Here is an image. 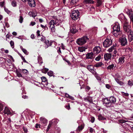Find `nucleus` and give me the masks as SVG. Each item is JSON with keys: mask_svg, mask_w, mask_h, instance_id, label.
Instances as JSON below:
<instances>
[{"mask_svg": "<svg viewBox=\"0 0 133 133\" xmlns=\"http://www.w3.org/2000/svg\"><path fill=\"white\" fill-rule=\"evenodd\" d=\"M60 21L56 16H53L52 19L51 20L48 24V26L51 31L52 32H55L56 26L59 25Z\"/></svg>", "mask_w": 133, "mask_h": 133, "instance_id": "f257e3e1", "label": "nucleus"}, {"mask_svg": "<svg viewBox=\"0 0 133 133\" xmlns=\"http://www.w3.org/2000/svg\"><path fill=\"white\" fill-rule=\"evenodd\" d=\"M113 31L112 33L113 35L116 37H119L122 34V32L120 30L119 24L116 22L113 27Z\"/></svg>", "mask_w": 133, "mask_h": 133, "instance_id": "f03ea898", "label": "nucleus"}, {"mask_svg": "<svg viewBox=\"0 0 133 133\" xmlns=\"http://www.w3.org/2000/svg\"><path fill=\"white\" fill-rule=\"evenodd\" d=\"M88 39V37L85 36L78 39L76 40V42L78 45H82L86 43Z\"/></svg>", "mask_w": 133, "mask_h": 133, "instance_id": "7ed1b4c3", "label": "nucleus"}, {"mask_svg": "<svg viewBox=\"0 0 133 133\" xmlns=\"http://www.w3.org/2000/svg\"><path fill=\"white\" fill-rule=\"evenodd\" d=\"M79 15V12L77 10L73 11L72 12L71 17L72 19L74 20L78 19Z\"/></svg>", "mask_w": 133, "mask_h": 133, "instance_id": "20e7f679", "label": "nucleus"}, {"mask_svg": "<svg viewBox=\"0 0 133 133\" xmlns=\"http://www.w3.org/2000/svg\"><path fill=\"white\" fill-rule=\"evenodd\" d=\"M127 13L130 19V23L133 25V11L131 10L127 9L125 10Z\"/></svg>", "mask_w": 133, "mask_h": 133, "instance_id": "39448f33", "label": "nucleus"}, {"mask_svg": "<svg viewBox=\"0 0 133 133\" xmlns=\"http://www.w3.org/2000/svg\"><path fill=\"white\" fill-rule=\"evenodd\" d=\"M112 43L110 39L107 38L104 42L103 45L105 47H108L110 46Z\"/></svg>", "mask_w": 133, "mask_h": 133, "instance_id": "423d86ee", "label": "nucleus"}, {"mask_svg": "<svg viewBox=\"0 0 133 133\" xmlns=\"http://www.w3.org/2000/svg\"><path fill=\"white\" fill-rule=\"evenodd\" d=\"M102 102L104 106L107 107H110L111 106V103L110 102L109 99L108 98H104L103 99Z\"/></svg>", "mask_w": 133, "mask_h": 133, "instance_id": "0eeeda50", "label": "nucleus"}, {"mask_svg": "<svg viewBox=\"0 0 133 133\" xmlns=\"http://www.w3.org/2000/svg\"><path fill=\"white\" fill-rule=\"evenodd\" d=\"M119 41L122 46H124L127 44V41L124 35H123L119 39Z\"/></svg>", "mask_w": 133, "mask_h": 133, "instance_id": "6e6552de", "label": "nucleus"}, {"mask_svg": "<svg viewBox=\"0 0 133 133\" xmlns=\"http://www.w3.org/2000/svg\"><path fill=\"white\" fill-rule=\"evenodd\" d=\"M123 27L124 30L125 32L128 33L131 30L130 29V26L129 23H125L124 24Z\"/></svg>", "mask_w": 133, "mask_h": 133, "instance_id": "1a4fd4ad", "label": "nucleus"}, {"mask_svg": "<svg viewBox=\"0 0 133 133\" xmlns=\"http://www.w3.org/2000/svg\"><path fill=\"white\" fill-rule=\"evenodd\" d=\"M11 109L10 108L7 107H5L3 112L5 114L11 115L12 114L11 112Z\"/></svg>", "mask_w": 133, "mask_h": 133, "instance_id": "9d476101", "label": "nucleus"}, {"mask_svg": "<svg viewBox=\"0 0 133 133\" xmlns=\"http://www.w3.org/2000/svg\"><path fill=\"white\" fill-rule=\"evenodd\" d=\"M118 49V46L115 43V44H114L110 48H109L108 50L107 51L109 52L110 53L112 52L114 49Z\"/></svg>", "mask_w": 133, "mask_h": 133, "instance_id": "9b49d317", "label": "nucleus"}, {"mask_svg": "<svg viewBox=\"0 0 133 133\" xmlns=\"http://www.w3.org/2000/svg\"><path fill=\"white\" fill-rule=\"evenodd\" d=\"M128 33V40L129 42H130L133 40V31H132L131 30Z\"/></svg>", "mask_w": 133, "mask_h": 133, "instance_id": "f8f14e48", "label": "nucleus"}, {"mask_svg": "<svg viewBox=\"0 0 133 133\" xmlns=\"http://www.w3.org/2000/svg\"><path fill=\"white\" fill-rule=\"evenodd\" d=\"M93 50L94 54H98L101 51V48L99 46H96L94 48Z\"/></svg>", "mask_w": 133, "mask_h": 133, "instance_id": "ddd939ff", "label": "nucleus"}, {"mask_svg": "<svg viewBox=\"0 0 133 133\" xmlns=\"http://www.w3.org/2000/svg\"><path fill=\"white\" fill-rule=\"evenodd\" d=\"M41 123L43 126H44L46 125L47 123V120L46 119L43 117H41L40 118Z\"/></svg>", "mask_w": 133, "mask_h": 133, "instance_id": "4468645a", "label": "nucleus"}, {"mask_svg": "<svg viewBox=\"0 0 133 133\" xmlns=\"http://www.w3.org/2000/svg\"><path fill=\"white\" fill-rule=\"evenodd\" d=\"M112 56V55L111 53H107L104 55V58L106 61L110 60Z\"/></svg>", "mask_w": 133, "mask_h": 133, "instance_id": "2eb2a0df", "label": "nucleus"}, {"mask_svg": "<svg viewBox=\"0 0 133 133\" xmlns=\"http://www.w3.org/2000/svg\"><path fill=\"white\" fill-rule=\"evenodd\" d=\"M42 80V84L44 86H47L48 84V83L47 81L46 78L44 77H41Z\"/></svg>", "mask_w": 133, "mask_h": 133, "instance_id": "dca6fc26", "label": "nucleus"}, {"mask_svg": "<svg viewBox=\"0 0 133 133\" xmlns=\"http://www.w3.org/2000/svg\"><path fill=\"white\" fill-rule=\"evenodd\" d=\"M29 5L31 7H34L35 6V2L34 0H28Z\"/></svg>", "mask_w": 133, "mask_h": 133, "instance_id": "f3484780", "label": "nucleus"}, {"mask_svg": "<svg viewBox=\"0 0 133 133\" xmlns=\"http://www.w3.org/2000/svg\"><path fill=\"white\" fill-rule=\"evenodd\" d=\"M45 43L46 45L44 46L45 49H46L49 46H51L52 44L51 42L48 40H45Z\"/></svg>", "mask_w": 133, "mask_h": 133, "instance_id": "a211bd4d", "label": "nucleus"}, {"mask_svg": "<svg viewBox=\"0 0 133 133\" xmlns=\"http://www.w3.org/2000/svg\"><path fill=\"white\" fill-rule=\"evenodd\" d=\"M125 57L124 56H122L119 58L118 59V63L120 64H122L124 62Z\"/></svg>", "mask_w": 133, "mask_h": 133, "instance_id": "6ab92c4d", "label": "nucleus"}, {"mask_svg": "<svg viewBox=\"0 0 133 133\" xmlns=\"http://www.w3.org/2000/svg\"><path fill=\"white\" fill-rule=\"evenodd\" d=\"M88 69L91 72L93 73L94 72V68L91 65H89L87 66Z\"/></svg>", "mask_w": 133, "mask_h": 133, "instance_id": "aec40b11", "label": "nucleus"}, {"mask_svg": "<svg viewBox=\"0 0 133 133\" xmlns=\"http://www.w3.org/2000/svg\"><path fill=\"white\" fill-rule=\"evenodd\" d=\"M70 31L71 33L73 34H75L78 31L76 29L75 27H71L70 28Z\"/></svg>", "mask_w": 133, "mask_h": 133, "instance_id": "412c9836", "label": "nucleus"}, {"mask_svg": "<svg viewBox=\"0 0 133 133\" xmlns=\"http://www.w3.org/2000/svg\"><path fill=\"white\" fill-rule=\"evenodd\" d=\"M109 100L110 102L112 103L115 104L116 101V99L113 96H111L110 97Z\"/></svg>", "mask_w": 133, "mask_h": 133, "instance_id": "4be33fe9", "label": "nucleus"}, {"mask_svg": "<svg viewBox=\"0 0 133 133\" xmlns=\"http://www.w3.org/2000/svg\"><path fill=\"white\" fill-rule=\"evenodd\" d=\"M86 57L88 59H92L94 57L93 53L92 52L88 53L86 55Z\"/></svg>", "mask_w": 133, "mask_h": 133, "instance_id": "5701e85b", "label": "nucleus"}, {"mask_svg": "<svg viewBox=\"0 0 133 133\" xmlns=\"http://www.w3.org/2000/svg\"><path fill=\"white\" fill-rule=\"evenodd\" d=\"M87 49V48L85 47H79L78 48V50L80 52H82L85 51V49Z\"/></svg>", "mask_w": 133, "mask_h": 133, "instance_id": "b1692460", "label": "nucleus"}, {"mask_svg": "<svg viewBox=\"0 0 133 133\" xmlns=\"http://www.w3.org/2000/svg\"><path fill=\"white\" fill-rule=\"evenodd\" d=\"M29 15L30 16L34 17L37 16V13L34 12H30L29 13Z\"/></svg>", "mask_w": 133, "mask_h": 133, "instance_id": "393cba45", "label": "nucleus"}, {"mask_svg": "<svg viewBox=\"0 0 133 133\" xmlns=\"http://www.w3.org/2000/svg\"><path fill=\"white\" fill-rule=\"evenodd\" d=\"M84 3L86 4H93L94 1L92 0H84Z\"/></svg>", "mask_w": 133, "mask_h": 133, "instance_id": "a878e982", "label": "nucleus"}, {"mask_svg": "<svg viewBox=\"0 0 133 133\" xmlns=\"http://www.w3.org/2000/svg\"><path fill=\"white\" fill-rule=\"evenodd\" d=\"M38 63L40 64H41L43 63L42 58L40 56L38 57Z\"/></svg>", "mask_w": 133, "mask_h": 133, "instance_id": "bb28decb", "label": "nucleus"}, {"mask_svg": "<svg viewBox=\"0 0 133 133\" xmlns=\"http://www.w3.org/2000/svg\"><path fill=\"white\" fill-rule=\"evenodd\" d=\"M102 65H103V63L101 62H99L96 63L94 65V66L96 67H98L101 66Z\"/></svg>", "mask_w": 133, "mask_h": 133, "instance_id": "cd10ccee", "label": "nucleus"}, {"mask_svg": "<svg viewBox=\"0 0 133 133\" xmlns=\"http://www.w3.org/2000/svg\"><path fill=\"white\" fill-rule=\"evenodd\" d=\"M83 128L84 127L82 125L79 126L76 129L77 131L78 132L81 131L83 129Z\"/></svg>", "mask_w": 133, "mask_h": 133, "instance_id": "c85d7f7f", "label": "nucleus"}, {"mask_svg": "<svg viewBox=\"0 0 133 133\" xmlns=\"http://www.w3.org/2000/svg\"><path fill=\"white\" fill-rule=\"evenodd\" d=\"M78 1V0H71L70 3L72 5H76Z\"/></svg>", "mask_w": 133, "mask_h": 133, "instance_id": "c756f323", "label": "nucleus"}, {"mask_svg": "<svg viewBox=\"0 0 133 133\" xmlns=\"http://www.w3.org/2000/svg\"><path fill=\"white\" fill-rule=\"evenodd\" d=\"M103 1V0H97V5L98 6H100L102 4Z\"/></svg>", "mask_w": 133, "mask_h": 133, "instance_id": "7c9ffc66", "label": "nucleus"}, {"mask_svg": "<svg viewBox=\"0 0 133 133\" xmlns=\"http://www.w3.org/2000/svg\"><path fill=\"white\" fill-rule=\"evenodd\" d=\"M118 18L119 19L122 20L124 19L125 17L124 15L123 14H121L118 16Z\"/></svg>", "mask_w": 133, "mask_h": 133, "instance_id": "2f4dec72", "label": "nucleus"}, {"mask_svg": "<svg viewBox=\"0 0 133 133\" xmlns=\"http://www.w3.org/2000/svg\"><path fill=\"white\" fill-rule=\"evenodd\" d=\"M114 66V65L113 64H112L110 65L109 66H108L107 67V69H108L111 70L113 69Z\"/></svg>", "mask_w": 133, "mask_h": 133, "instance_id": "473e14b6", "label": "nucleus"}, {"mask_svg": "<svg viewBox=\"0 0 133 133\" xmlns=\"http://www.w3.org/2000/svg\"><path fill=\"white\" fill-rule=\"evenodd\" d=\"M98 119L99 120H104L105 119V118L101 115H99L98 116Z\"/></svg>", "mask_w": 133, "mask_h": 133, "instance_id": "72a5a7b5", "label": "nucleus"}, {"mask_svg": "<svg viewBox=\"0 0 133 133\" xmlns=\"http://www.w3.org/2000/svg\"><path fill=\"white\" fill-rule=\"evenodd\" d=\"M128 85L130 86L132 85L133 84V81L132 80H129L128 82Z\"/></svg>", "mask_w": 133, "mask_h": 133, "instance_id": "f704fd0d", "label": "nucleus"}, {"mask_svg": "<svg viewBox=\"0 0 133 133\" xmlns=\"http://www.w3.org/2000/svg\"><path fill=\"white\" fill-rule=\"evenodd\" d=\"M10 43L11 47L13 49L14 47V42L12 41H11Z\"/></svg>", "mask_w": 133, "mask_h": 133, "instance_id": "c9c22d12", "label": "nucleus"}, {"mask_svg": "<svg viewBox=\"0 0 133 133\" xmlns=\"http://www.w3.org/2000/svg\"><path fill=\"white\" fill-rule=\"evenodd\" d=\"M101 55H99L96 58L95 60L97 61H98L101 59Z\"/></svg>", "mask_w": 133, "mask_h": 133, "instance_id": "e433bc0d", "label": "nucleus"}, {"mask_svg": "<svg viewBox=\"0 0 133 133\" xmlns=\"http://www.w3.org/2000/svg\"><path fill=\"white\" fill-rule=\"evenodd\" d=\"M22 51L26 55H28L29 54V52H28L27 50L25 49H22Z\"/></svg>", "mask_w": 133, "mask_h": 133, "instance_id": "4c0bfd02", "label": "nucleus"}, {"mask_svg": "<svg viewBox=\"0 0 133 133\" xmlns=\"http://www.w3.org/2000/svg\"><path fill=\"white\" fill-rule=\"evenodd\" d=\"M53 72L52 71H50L48 72V75L50 76H52L53 75Z\"/></svg>", "mask_w": 133, "mask_h": 133, "instance_id": "58836bf2", "label": "nucleus"}, {"mask_svg": "<svg viewBox=\"0 0 133 133\" xmlns=\"http://www.w3.org/2000/svg\"><path fill=\"white\" fill-rule=\"evenodd\" d=\"M121 94L123 96H129V94L127 93H124V92H121Z\"/></svg>", "mask_w": 133, "mask_h": 133, "instance_id": "ea45409f", "label": "nucleus"}, {"mask_svg": "<svg viewBox=\"0 0 133 133\" xmlns=\"http://www.w3.org/2000/svg\"><path fill=\"white\" fill-rule=\"evenodd\" d=\"M19 22L20 23H22L23 20V18L22 16L20 15L19 16Z\"/></svg>", "mask_w": 133, "mask_h": 133, "instance_id": "a19ab883", "label": "nucleus"}, {"mask_svg": "<svg viewBox=\"0 0 133 133\" xmlns=\"http://www.w3.org/2000/svg\"><path fill=\"white\" fill-rule=\"evenodd\" d=\"M88 101L90 103H91L92 102V99L91 97H88Z\"/></svg>", "mask_w": 133, "mask_h": 133, "instance_id": "79ce46f5", "label": "nucleus"}, {"mask_svg": "<svg viewBox=\"0 0 133 133\" xmlns=\"http://www.w3.org/2000/svg\"><path fill=\"white\" fill-rule=\"evenodd\" d=\"M22 71L23 73L27 74L28 73V71L25 69H23L22 70Z\"/></svg>", "mask_w": 133, "mask_h": 133, "instance_id": "37998d69", "label": "nucleus"}, {"mask_svg": "<svg viewBox=\"0 0 133 133\" xmlns=\"http://www.w3.org/2000/svg\"><path fill=\"white\" fill-rule=\"evenodd\" d=\"M4 10L5 12H6L7 14H9L10 13V11L8 9L4 7Z\"/></svg>", "mask_w": 133, "mask_h": 133, "instance_id": "c03bdc74", "label": "nucleus"}, {"mask_svg": "<svg viewBox=\"0 0 133 133\" xmlns=\"http://www.w3.org/2000/svg\"><path fill=\"white\" fill-rule=\"evenodd\" d=\"M119 122L120 123H125L126 122H131L130 121H125L123 119H122V120H120L119 121Z\"/></svg>", "mask_w": 133, "mask_h": 133, "instance_id": "a18cd8bd", "label": "nucleus"}, {"mask_svg": "<svg viewBox=\"0 0 133 133\" xmlns=\"http://www.w3.org/2000/svg\"><path fill=\"white\" fill-rule=\"evenodd\" d=\"M16 73H17V75L18 77H22V74L19 72H18V71Z\"/></svg>", "mask_w": 133, "mask_h": 133, "instance_id": "49530a36", "label": "nucleus"}, {"mask_svg": "<svg viewBox=\"0 0 133 133\" xmlns=\"http://www.w3.org/2000/svg\"><path fill=\"white\" fill-rule=\"evenodd\" d=\"M5 5L4 1L0 2V6L2 7H3Z\"/></svg>", "mask_w": 133, "mask_h": 133, "instance_id": "de8ad7c7", "label": "nucleus"}, {"mask_svg": "<svg viewBox=\"0 0 133 133\" xmlns=\"http://www.w3.org/2000/svg\"><path fill=\"white\" fill-rule=\"evenodd\" d=\"M115 78H121V76L118 73H117L115 75Z\"/></svg>", "mask_w": 133, "mask_h": 133, "instance_id": "09e8293b", "label": "nucleus"}, {"mask_svg": "<svg viewBox=\"0 0 133 133\" xmlns=\"http://www.w3.org/2000/svg\"><path fill=\"white\" fill-rule=\"evenodd\" d=\"M11 5L13 6H16V3L15 1H13L11 3Z\"/></svg>", "mask_w": 133, "mask_h": 133, "instance_id": "8fccbe9b", "label": "nucleus"}, {"mask_svg": "<svg viewBox=\"0 0 133 133\" xmlns=\"http://www.w3.org/2000/svg\"><path fill=\"white\" fill-rule=\"evenodd\" d=\"M49 70L48 69L46 68H44L43 69V71H45L44 72V73H46Z\"/></svg>", "mask_w": 133, "mask_h": 133, "instance_id": "3c124183", "label": "nucleus"}, {"mask_svg": "<svg viewBox=\"0 0 133 133\" xmlns=\"http://www.w3.org/2000/svg\"><path fill=\"white\" fill-rule=\"evenodd\" d=\"M97 79L98 81H101V78L98 76H95Z\"/></svg>", "mask_w": 133, "mask_h": 133, "instance_id": "603ef678", "label": "nucleus"}, {"mask_svg": "<svg viewBox=\"0 0 133 133\" xmlns=\"http://www.w3.org/2000/svg\"><path fill=\"white\" fill-rule=\"evenodd\" d=\"M3 109V105L0 103V112H1Z\"/></svg>", "mask_w": 133, "mask_h": 133, "instance_id": "864d4df0", "label": "nucleus"}, {"mask_svg": "<svg viewBox=\"0 0 133 133\" xmlns=\"http://www.w3.org/2000/svg\"><path fill=\"white\" fill-rule=\"evenodd\" d=\"M95 118L94 117H91L90 121L91 123H93L94 122Z\"/></svg>", "mask_w": 133, "mask_h": 133, "instance_id": "5fc2aeb1", "label": "nucleus"}, {"mask_svg": "<svg viewBox=\"0 0 133 133\" xmlns=\"http://www.w3.org/2000/svg\"><path fill=\"white\" fill-rule=\"evenodd\" d=\"M55 121H54V120H52L50 122L49 125L51 126L53 123Z\"/></svg>", "mask_w": 133, "mask_h": 133, "instance_id": "6e6d98bb", "label": "nucleus"}, {"mask_svg": "<svg viewBox=\"0 0 133 133\" xmlns=\"http://www.w3.org/2000/svg\"><path fill=\"white\" fill-rule=\"evenodd\" d=\"M55 121H54V120H52L50 122L49 125L51 126L53 123Z\"/></svg>", "mask_w": 133, "mask_h": 133, "instance_id": "4d7b16f0", "label": "nucleus"}, {"mask_svg": "<svg viewBox=\"0 0 133 133\" xmlns=\"http://www.w3.org/2000/svg\"><path fill=\"white\" fill-rule=\"evenodd\" d=\"M105 86L106 88L108 89H110L111 88V86L109 84H106Z\"/></svg>", "mask_w": 133, "mask_h": 133, "instance_id": "13d9d810", "label": "nucleus"}, {"mask_svg": "<svg viewBox=\"0 0 133 133\" xmlns=\"http://www.w3.org/2000/svg\"><path fill=\"white\" fill-rule=\"evenodd\" d=\"M23 61L24 62L28 63L25 60V58L23 56H22V58H21Z\"/></svg>", "mask_w": 133, "mask_h": 133, "instance_id": "bf43d9fd", "label": "nucleus"}, {"mask_svg": "<svg viewBox=\"0 0 133 133\" xmlns=\"http://www.w3.org/2000/svg\"><path fill=\"white\" fill-rule=\"evenodd\" d=\"M45 40V37H41V40L42 42H44Z\"/></svg>", "mask_w": 133, "mask_h": 133, "instance_id": "052dcab7", "label": "nucleus"}, {"mask_svg": "<svg viewBox=\"0 0 133 133\" xmlns=\"http://www.w3.org/2000/svg\"><path fill=\"white\" fill-rule=\"evenodd\" d=\"M41 26L42 28H43L44 29H45V28H46V27L47 29H48V28L46 26V25H45V26H44V25H42V24H41Z\"/></svg>", "mask_w": 133, "mask_h": 133, "instance_id": "680f3d73", "label": "nucleus"}, {"mask_svg": "<svg viewBox=\"0 0 133 133\" xmlns=\"http://www.w3.org/2000/svg\"><path fill=\"white\" fill-rule=\"evenodd\" d=\"M68 104V105L66 106V107L67 109L69 110L70 109V107L69 104Z\"/></svg>", "mask_w": 133, "mask_h": 133, "instance_id": "e2e57ef3", "label": "nucleus"}, {"mask_svg": "<svg viewBox=\"0 0 133 133\" xmlns=\"http://www.w3.org/2000/svg\"><path fill=\"white\" fill-rule=\"evenodd\" d=\"M31 38L32 39L35 38V35L34 34H32L31 36Z\"/></svg>", "mask_w": 133, "mask_h": 133, "instance_id": "0e129e2a", "label": "nucleus"}, {"mask_svg": "<svg viewBox=\"0 0 133 133\" xmlns=\"http://www.w3.org/2000/svg\"><path fill=\"white\" fill-rule=\"evenodd\" d=\"M36 23L35 22H31L30 24V25L33 26Z\"/></svg>", "mask_w": 133, "mask_h": 133, "instance_id": "69168bd1", "label": "nucleus"}, {"mask_svg": "<svg viewBox=\"0 0 133 133\" xmlns=\"http://www.w3.org/2000/svg\"><path fill=\"white\" fill-rule=\"evenodd\" d=\"M118 83L119 84L121 85H123L124 84V83L121 81H120Z\"/></svg>", "mask_w": 133, "mask_h": 133, "instance_id": "338daca9", "label": "nucleus"}, {"mask_svg": "<svg viewBox=\"0 0 133 133\" xmlns=\"http://www.w3.org/2000/svg\"><path fill=\"white\" fill-rule=\"evenodd\" d=\"M37 33L38 36H40V31L39 30H38L37 31Z\"/></svg>", "mask_w": 133, "mask_h": 133, "instance_id": "774afa93", "label": "nucleus"}]
</instances>
